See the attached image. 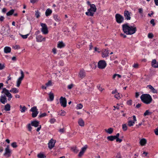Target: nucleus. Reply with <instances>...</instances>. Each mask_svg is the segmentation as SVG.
<instances>
[{
  "label": "nucleus",
  "instance_id": "nucleus-51",
  "mask_svg": "<svg viewBox=\"0 0 158 158\" xmlns=\"http://www.w3.org/2000/svg\"><path fill=\"white\" fill-rule=\"evenodd\" d=\"M87 148V146L86 145H85L84 147L81 148V151L85 152Z\"/></svg>",
  "mask_w": 158,
  "mask_h": 158
},
{
  "label": "nucleus",
  "instance_id": "nucleus-7",
  "mask_svg": "<svg viewBox=\"0 0 158 158\" xmlns=\"http://www.w3.org/2000/svg\"><path fill=\"white\" fill-rule=\"evenodd\" d=\"M11 150L10 149L9 146L8 145L5 149L3 156L6 158H9L11 156Z\"/></svg>",
  "mask_w": 158,
  "mask_h": 158
},
{
  "label": "nucleus",
  "instance_id": "nucleus-34",
  "mask_svg": "<svg viewBox=\"0 0 158 158\" xmlns=\"http://www.w3.org/2000/svg\"><path fill=\"white\" fill-rule=\"evenodd\" d=\"M37 157L39 158H45L46 156L43 153H40L37 155Z\"/></svg>",
  "mask_w": 158,
  "mask_h": 158
},
{
  "label": "nucleus",
  "instance_id": "nucleus-59",
  "mask_svg": "<svg viewBox=\"0 0 158 158\" xmlns=\"http://www.w3.org/2000/svg\"><path fill=\"white\" fill-rule=\"evenodd\" d=\"M127 103L128 105H131L132 104V101L131 100H129L127 102Z\"/></svg>",
  "mask_w": 158,
  "mask_h": 158
},
{
  "label": "nucleus",
  "instance_id": "nucleus-52",
  "mask_svg": "<svg viewBox=\"0 0 158 158\" xmlns=\"http://www.w3.org/2000/svg\"><path fill=\"white\" fill-rule=\"evenodd\" d=\"M11 145L14 148H16L17 147V143L16 142L12 143L11 144Z\"/></svg>",
  "mask_w": 158,
  "mask_h": 158
},
{
  "label": "nucleus",
  "instance_id": "nucleus-24",
  "mask_svg": "<svg viewBox=\"0 0 158 158\" xmlns=\"http://www.w3.org/2000/svg\"><path fill=\"white\" fill-rule=\"evenodd\" d=\"M11 51V48L8 46H6L4 49V52L6 53H8L10 52Z\"/></svg>",
  "mask_w": 158,
  "mask_h": 158
},
{
  "label": "nucleus",
  "instance_id": "nucleus-20",
  "mask_svg": "<svg viewBox=\"0 0 158 158\" xmlns=\"http://www.w3.org/2000/svg\"><path fill=\"white\" fill-rule=\"evenodd\" d=\"M147 143L146 139L145 138L141 139L139 141V143L141 146H145Z\"/></svg>",
  "mask_w": 158,
  "mask_h": 158
},
{
  "label": "nucleus",
  "instance_id": "nucleus-54",
  "mask_svg": "<svg viewBox=\"0 0 158 158\" xmlns=\"http://www.w3.org/2000/svg\"><path fill=\"white\" fill-rule=\"evenodd\" d=\"M66 112L64 110H61L60 113V115L62 116H64Z\"/></svg>",
  "mask_w": 158,
  "mask_h": 158
},
{
  "label": "nucleus",
  "instance_id": "nucleus-55",
  "mask_svg": "<svg viewBox=\"0 0 158 158\" xmlns=\"http://www.w3.org/2000/svg\"><path fill=\"white\" fill-rule=\"evenodd\" d=\"M55 121L56 119L54 118L51 119L49 121L50 123L51 124L54 123L55 122Z\"/></svg>",
  "mask_w": 158,
  "mask_h": 158
},
{
  "label": "nucleus",
  "instance_id": "nucleus-12",
  "mask_svg": "<svg viewBox=\"0 0 158 158\" xmlns=\"http://www.w3.org/2000/svg\"><path fill=\"white\" fill-rule=\"evenodd\" d=\"M67 100L65 97H61L60 99V102L61 106L65 107L66 106Z\"/></svg>",
  "mask_w": 158,
  "mask_h": 158
},
{
  "label": "nucleus",
  "instance_id": "nucleus-60",
  "mask_svg": "<svg viewBox=\"0 0 158 158\" xmlns=\"http://www.w3.org/2000/svg\"><path fill=\"white\" fill-rule=\"evenodd\" d=\"M73 84H71L69 85L67 87L69 89H71L73 88Z\"/></svg>",
  "mask_w": 158,
  "mask_h": 158
},
{
  "label": "nucleus",
  "instance_id": "nucleus-21",
  "mask_svg": "<svg viewBox=\"0 0 158 158\" xmlns=\"http://www.w3.org/2000/svg\"><path fill=\"white\" fill-rule=\"evenodd\" d=\"M65 45L62 41H59L58 42L57 45V47L58 48H64L65 46Z\"/></svg>",
  "mask_w": 158,
  "mask_h": 158
},
{
  "label": "nucleus",
  "instance_id": "nucleus-49",
  "mask_svg": "<svg viewBox=\"0 0 158 158\" xmlns=\"http://www.w3.org/2000/svg\"><path fill=\"white\" fill-rule=\"evenodd\" d=\"M13 48L15 49H20V47L19 45H15L13 47Z\"/></svg>",
  "mask_w": 158,
  "mask_h": 158
},
{
  "label": "nucleus",
  "instance_id": "nucleus-25",
  "mask_svg": "<svg viewBox=\"0 0 158 158\" xmlns=\"http://www.w3.org/2000/svg\"><path fill=\"white\" fill-rule=\"evenodd\" d=\"M52 11L50 8L47 9L45 12V15L46 16H48L52 14Z\"/></svg>",
  "mask_w": 158,
  "mask_h": 158
},
{
  "label": "nucleus",
  "instance_id": "nucleus-46",
  "mask_svg": "<svg viewBox=\"0 0 158 158\" xmlns=\"http://www.w3.org/2000/svg\"><path fill=\"white\" fill-rule=\"evenodd\" d=\"M150 23L152 25V26L153 27H154L156 23L155 22V20L153 19H152L151 20Z\"/></svg>",
  "mask_w": 158,
  "mask_h": 158
},
{
  "label": "nucleus",
  "instance_id": "nucleus-29",
  "mask_svg": "<svg viewBox=\"0 0 158 158\" xmlns=\"http://www.w3.org/2000/svg\"><path fill=\"white\" fill-rule=\"evenodd\" d=\"M20 111L22 113H24L25 111L27 110V108L25 106H22L21 105L20 106Z\"/></svg>",
  "mask_w": 158,
  "mask_h": 158
},
{
  "label": "nucleus",
  "instance_id": "nucleus-2",
  "mask_svg": "<svg viewBox=\"0 0 158 158\" xmlns=\"http://www.w3.org/2000/svg\"><path fill=\"white\" fill-rule=\"evenodd\" d=\"M1 93L2 94L0 97V103H2L3 104H5L7 102V100L6 97L8 98L7 100L9 101H10L12 98L11 94L9 93L8 90L5 88L2 89V90Z\"/></svg>",
  "mask_w": 158,
  "mask_h": 158
},
{
  "label": "nucleus",
  "instance_id": "nucleus-39",
  "mask_svg": "<svg viewBox=\"0 0 158 158\" xmlns=\"http://www.w3.org/2000/svg\"><path fill=\"white\" fill-rule=\"evenodd\" d=\"M122 129L123 131H126L127 130V127L126 124H123L122 125Z\"/></svg>",
  "mask_w": 158,
  "mask_h": 158
},
{
  "label": "nucleus",
  "instance_id": "nucleus-18",
  "mask_svg": "<svg viewBox=\"0 0 158 158\" xmlns=\"http://www.w3.org/2000/svg\"><path fill=\"white\" fill-rule=\"evenodd\" d=\"M147 87L148 88L150 89L152 93L154 94H156L157 93V90L152 85H148Z\"/></svg>",
  "mask_w": 158,
  "mask_h": 158
},
{
  "label": "nucleus",
  "instance_id": "nucleus-43",
  "mask_svg": "<svg viewBox=\"0 0 158 158\" xmlns=\"http://www.w3.org/2000/svg\"><path fill=\"white\" fill-rule=\"evenodd\" d=\"M116 77L118 78H120L121 77V76L119 74H114L113 76V78L114 79Z\"/></svg>",
  "mask_w": 158,
  "mask_h": 158
},
{
  "label": "nucleus",
  "instance_id": "nucleus-11",
  "mask_svg": "<svg viewBox=\"0 0 158 158\" xmlns=\"http://www.w3.org/2000/svg\"><path fill=\"white\" fill-rule=\"evenodd\" d=\"M106 65V61L104 60H101L98 63V67L100 69H103L105 68Z\"/></svg>",
  "mask_w": 158,
  "mask_h": 158
},
{
  "label": "nucleus",
  "instance_id": "nucleus-23",
  "mask_svg": "<svg viewBox=\"0 0 158 158\" xmlns=\"http://www.w3.org/2000/svg\"><path fill=\"white\" fill-rule=\"evenodd\" d=\"M39 122L37 121H34L31 122V125L32 126L35 127H37L39 126Z\"/></svg>",
  "mask_w": 158,
  "mask_h": 158
},
{
  "label": "nucleus",
  "instance_id": "nucleus-38",
  "mask_svg": "<svg viewBox=\"0 0 158 158\" xmlns=\"http://www.w3.org/2000/svg\"><path fill=\"white\" fill-rule=\"evenodd\" d=\"M83 105L81 104H78L77 105V106L76 107V109L77 110L78 109H80L82 108L83 107Z\"/></svg>",
  "mask_w": 158,
  "mask_h": 158
},
{
  "label": "nucleus",
  "instance_id": "nucleus-6",
  "mask_svg": "<svg viewBox=\"0 0 158 158\" xmlns=\"http://www.w3.org/2000/svg\"><path fill=\"white\" fill-rule=\"evenodd\" d=\"M30 111L32 112V117L33 118L36 117L39 113L38 109H37L36 106H34L32 107Z\"/></svg>",
  "mask_w": 158,
  "mask_h": 158
},
{
  "label": "nucleus",
  "instance_id": "nucleus-36",
  "mask_svg": "<svg viewBox=\"0 0 158 158\" xmlns=\"http://www.w3.org/2000/svg\"><path fill=\"white\" fill-rule=\"evenodd\" d=\"M152 113L149 111V110H146L143 114V116H145L147 115H149L152 114Z\"/></svg>",
  "mask_w": 158,
  "mask_h": 158
},
{
  "label": "nucleus",
  "instance_id": "nucleus-37",
  "mask_svg": "<svg viewBox=\"0 0 158 158\" xmlns=\"http://www.w3.org/2000/svg\"><path fill=\"white\" fill-rule=\"evenodd\" d=\"M40 13L38 10L35 11V15L37 18H38L40 17Z\"/></svg>",
  "mask_w": 158,
  "mask_h": 158
},
{
  "label": "nucleus",
  "instance_id": "nucleus-1",
  "mask_svg": "<svg viewBox=\"0 0 158 158\" xmlns=\"http://www.w3.org/2000/svg\"><path fill=\"white\" fill-rule=\"evenodd\" d=\"M122 28L124 33L127 35H133L137 31L136 25L133 23L131 24L128 23L123 24L122 25Z\"/></svg>",
  "mask_w": 158,
  "mask_h": 158
},
{
  "label": "nucleus",
  "instance_id": "nucleus-17",
  "mask_svg": "<svg viewBox=\"0 0 158 158\" xmlns=\"http://www.w3.org/2000/svg\"><path fill=\"white\" fill-rule=\"evenodd\" d=\"M109 50L108 49H105L102 52V56L103 58L109 56Z\"/></svg>",
  "mask_w": 158,
  "mask_h": 158
},
{
  "label": "nucleus",
  "instance_id": "nucleus-8",
  "mask_svg": "<svg viewBox=\"0 0 158 158\" xmlns=\"http://www.w3.org/2000/svg\"><path fill=\"white\" fill-rule=\"evenodd\" d=\"M40 25L42 27L41 31L44 34H47L48 33V28L46 24L45 23H41Z\"/></svg>",
  "mask_w": 158,
  "mask_h": 158
},
{
  "label": "nucleus",
  "instance_id": "nucleus-9",
  "mask_svg": "<svg viewBox=\"0 0 158 158\" xmlns=\"http://www.w3.org/2000/svg\"><path fill=\"white\" fill-rule=\"evenodd\" d=\"M20 72L21 76L18 79L17 81L16 86L18 87H19L21 83V81L24 77V73L23 71L22 70H20Z\"/></svg>",
  "mask_w": 158,
  "mask_h": 158
},
{
  "label": "nucleus",
  "instance_id": "nucleus-3",
  "mask_svg": "<svg viewBox=\"0 0 158 158\" xmlns=\"http://www.w3.org/2000/svg\"><path fill=\"white\" fill-rule=\"evenodd\" d=\"M142 101L146 104H150L152 101V99L151 96L148 94H143L140 96Z\"/></svg>",
  "mask_w": 158,
  "mask_h": 158
},
{
  "label": "nucleus",
  "instance_id": "nucleus-19",
  "mask_svg": "<svg viewBox=\"0 0 158 158\" xmlns=\"http://www.w3.org/2000/svg\"><path fill=\"white\" fill-rule=\"evenodd\" d=\"M151 65L154 68H158V62H156L155 59H153L152 61Z\"/></svg>",
  "mask_w": 158,
  "mask_h": 158
},
{
  "label": "nucleus",
  "instance_id": "nucleus-41",
  "mask_svg": "<svg viewBox=\"0 0 158 158\" xmlns=\"http://www.w3.org/2000/svg\"><path fill=\"white\" fill-rule=\"evenodd\" d=\"M31 124L30 123L28 124L27 125V128L28 131H31L32 129V127H31Z\"/></svg>",
  "mask_w": 158,
  "mask_h": 158
},
{
  "label": "nucleus",
  "instance_id": "nucleus-56",
  "mask_svg": "<svg viewBox=\"0 0 158 158\" xmlns=\"http://www.w3.org/2000/svg\"><path fill=\"white\" fill-rule=\"evenodd\" d=\"M115 158H122L120 153H117L115 156Z\"/></svg>",
  "mask_w": 158,
  "mask_h": 158
},
{
  "label": "nucleus",
  "instance_id": "nucleus-10",
  "mask_svg": "<svg viewBox=\"0 0 158 158\" xmlns=\"http://www.w3.org/2000/svg\"><path fill=\"white\" fill-rule=\"evenodd\" d=\"M132 13L128 10H125L124 12V16L125 19L127 20H130L131 19V16Z\"/></svg>",
  "mask_w": 158,
  "mask_h": 158
},
{
  "label": "nucleus",
  "instance_id": "nucleus-28",
  "mask_svg": "<svg viewBox=\"0 0 158 158\" xmlns=\"http://www.w3.org/2000/svg\"><path fill=\"white\" fill-rule=\"evenodd\" d=\"M78 124L79 126L81 127H83L84 126V122L83 120L81 118L79 119L78 121Z\"/></svg>",
  "mask_w": 158,
  "mask_h": 158
},
{
  "label": "nucleus",
  "instance_id": "nucleus-30",
  "mask_svg": "<svg viewBox=\"0 0 158 158\" xmlns=\"http://www.w3.org/2000/svg\"><path fill=\"white\" fill-rule=\"evenodd\" d=\"M4 110L6 111H9L10 110V106L9 104H7L5 106Z\"/></svg>",
  "mask_w": 158,
  "mask_h": 158
},
{
  "label": "nucleus",
  "instance_id": "nucleus-45",
  "mask_svg": "<svg viewBox=\"0 0 158 158\" xmlns=\"http://www.w3.org/2000/svg\"><path fill=\"white\" fill-rule=\"evenodd\" d=\"M47 115V114L46 113H44L40 114L39 116V118H41L45 117Z\"/></svg>",
  "mask_w": 158,
  "mask_h": 158
},
{
  "label": "nucleus",
  "instance_id": "nucleus-35",
  "mask_svg": "<svg viewBox=\"0 0 158 158\" xmlns=\"http://www.w3.org/2000/svg\"><path fill=\"white\" fill-rule=\"evenodd\" d=\"M49 98L51 101H52L54 98V95L53 93L50 92L49 94Z\"/></svg>",
  "mask_w": 158,
  "mask_h": 158
},
{
  "label": "nucleus",
  "instance_id": "nucleus-64",
  "mask_svg": "<svg viewBox=\"0 0 158 158\" xmlns=\"http://www.w3.org/2000/svg\"><path fill=\"white\" fill-rule=\"evenodd\" d=\"M64 128H61V129H60L59 131L61 133H63L64 132Z\"/></svg>",
  "mask_w": 158,
  "mask_h": 158
},
{
  "label": "nucleus",
  "instance_id": "nucleus-47",
  "mask_svg": "<svg viewBox=\"0 0 158 158\" xmlns=\"http://www.w3.org/2000/svg\"><path fill=\"white\" fill-rule=\"evenodd\" d=\"M5 68L4 64H2L0 63V70H1Z\"/></svg>",
  "mask_w": 158,
  "mask_h": 158
},
{
  "label": "nucleus",
  "instance_id": "nucleus-62",
  "mask_svg": "<svg viewBox=\"0 0 158 158\" xmlns=\"http://www.w3.org/2000/svg\"><path fill=\"white\" fill-rule=\"evenodd\" d=\"M139 12L140 14H142L143 13V10L142 8H140L139 9Z\"/></svg>",
  "mask_w": 158,
  "mask_h": 158
},
{
  "label": "nucleus",
  "instance_id": "nucleus-53",
  "mask_svg": "<svg viewBox=\"0 0 158 158\" xmlns=\"http://www.w3.org/2000/svg\"><path fill=\"white\" fill-rule=\"evenodd\" d=\"M73 24L74 25V26H73L72 27V29H73V31H75V30L76 28L77 27V23H73Z\"/></svg>",
  "mask_w": 158,
  "mask_h": 158
},
{
  "label": "nucleus",
  "instance_id": "nucleus-40",
  "mask_svg": "<svg viewBox=\"0 0 158 158\" xmlns=\"http://www.w3.org/2000/svg\"><path fill=\"white\" fill-rule=\"evenodd\" d=\"M144 122L145 120H143L140 123H139L138 124L136 125V126L137 127V128L139 127V126H141L142 124H143V123Z\"/></svg>",
  "mask_w": 158,
  "mask_h": 158
},
{
  "label": "nucleus",
  "instance_id": "nucleus-61",
  "mask_svg": "<svg viewBox=\"0 0 158 158\" xmlns=\"http://www.w3.org/2000/svg\"><path fill=\"white\" fill-rule=\"evenodd\" d=\"M154 132L156 135H158V127L155 129Z\"/></svg>",
  "mask_w": 158,
  "mask_h": 158
},
{
  "label": "nucleus",
  "instance_id": "nucleus-58",
  "mask_svg": "<svg viewBox=\"0 0 158 158\" xmlns=\"http://www.w3.org/2000/svg\"><path fill=\"white\" fill-rule=\"evenodd\" d=\"M84 153V152L81 151L78 155V156L80 157H81L83 155Z\"/></svg>",
  "mask_w": 158,
  "mask_h": 158
},
{
  "label": "nucleus",
  "instance_id": "nucleus-63",
  "mask_svg": "<svg viewBox=\"0 0 158 158\" xmlns=\"http://www.w3.org/2000/svg\"><path fill=\"white\" fill-rule=\"evenodd\" d=\"M94 52H98V53L100 52V51H99V49L98 48L95 47L94 48Z\"/></svg>",
  "mask_w": 158,
  "mask_h": 158
},
{
  "label": "nucleus",
  "instance_id": "nucleus-32",
  "mask_svg": "<svg viewBox=\"0 0 158 158\" xmlns=\"http://www.w3.org/2000/svg\"><path fill=\"white\" fill-rule=\"evenodd\" d=\"M116 136H117V137H116L115 139L116 140V141L117 142H119V143L121 142L122 141V140L121 139H120L119 138V133L117 134L116 135Z\"/></svg>",
  "mask_w": 158,
  "mask_h": 158
},
{
  "label": "nucleus",
  "instance_id": "nucleus-4",
  "mask_svg": "<svg viewBox=\"0 0 158 158\" xmlns=\"http://www.w3.org/2000/svg\"><path fill=\"white\" fill-rule=\"evenodd\" d=\"M97 8L95 5L94 4H92L90 5V8L85 12V14L88 16H93Z\"/></svg>",
  "mask_w": 158,
  "mask_h": 158
},
{
  "label": "nucleus",
  "instance_id": "nucleus-15",
  "mask_svg": "<svg viewBox=\"0 0 158 158\" xmlns=\"http://www.w3.org/2000/svg\"><path fill=\"white\" fill-rule=\"evenodd\" d=\"M133 121L129 120L128 121V125L129 127H131L134 125L135 123V122L136 121V117L135 115H133Z\"/></svg>",
  "mask_w": 158,
  "mask_h": 158
},
{
  "label": "nucleus",
  "instance_id": "nucleus-22",
  "mask_svg": "<svg viewBox=\"0 0 158 158\" xmlns=\"http://www.w3.org/2000/svg\"><path fill=\"white\" fill-rule=\"evenodd\" d=\"M53 18L55 21L57 22H59L61 21V19L60 16L57 15L56 14L53 15Z\"/></svg>",
  "mask_w": 158,
  "mask_h": 158
},
{
  "label": "nucleus",
  "instance_id": "nucleus-48",
  "mask_svg": "<svg viewBox=\"0 0 158 158\" xmlns=\"http://www.w3.org/2000/svg\"><path fill=\"white\" fill-rule=\"evenodd\" d=\"M114 97L118 99H119L120 98L119 94L118 93L115 94Z\"/></svg>",
  "mask_w": 158,
  "mask_h": 158
},
{
  "label": "nucleus",
  "instance_id": "nucleus-26",
  "mask_svg": "<svg viewBox=\"0 0 158 158\" xmlns=\"http://www.w3.org/2000/svg\"><path fill=\"white\" fill-rule=\"evenodd\" d=\"M116 137H117V136H116V135L114 136L111 135L108 136L107 139L109 141H113L116 139Z\"/></svg>",
  "mask_w": 158,
  "mask_h": 158
},
{
  "label": "nucleus",
  "instance_id": "nucleus-5",
  "mask_svg": "<svg viewBox=\"0 0 158 158\" xmlns=\"http://www.w3.org/2000/svg\"><path fill=\"white\" fill-rule=\"evenodd\" d=\"M115 19L117 23L119 24L123 23L124 20L123 17L119 14H116L115 15Z\"/></svg>",
  "mask_w": 158,
  "mask_h": 158
},
{
  "label": "nucleus",
  "instance_id": "nucleus-50",
  "mask_svg": "<svg viewBox=\"0 0 158 158\" xmlns=\"http://www.w3.org/2000/svg\"><path fill=\"white\" fill-rule=\"evenodd\" d=\"M139 65L138 63L134 64L132 66L135 69H138Z\"/></svg>",
  "mask_w": 158,
  "mask_h": 158
},
{
  "label": "nucleus",
  "instance_id": "nucleus-44",
  "mask_svg": "<svg viewBox=\"0 0 158 158\" xmlns=\"http://www.w3.org/2000/svg\"><path fill=\"white\" fill-rule=\"evenodd\" d=\"M19 35L23 39H27V38L28 36L29 35V34H27L26 35H23L20 34Z\"/></svg>",
  "mask_w": 158,
  "mask_h": 158
},
{
  "label": "nucleus",
  "instance_id": "nucleus-14",
  "mask_svg": "<svg viewBox=\"0 0 158 158\" xmlns=\"http://www.w3.org/2000/svg\"><path fill=\"white\" fill-rule=\"evenodd\" d=\"M55 142L56 141L52 139H51L48 143V148L49 149H51L54 147Z\"/></svg>",
  "mask_w": 158,
  "mask_h": 158
},
{
  "label": "nucleus",
  "instance_id": "nucleus-33",
  "mask_svg": "<svg viewBox=\"0 0 158 158\" xmlns=\"http://www.w3.org/2000/svg\"><path fill=\"white\" fill-rule=\"evenodd\" d=\"M14 11V10L11 9L6 13V15L8 16H10L13 14Z\"/></svg>",
  "mask_w": 158,
  "mask_h": 158
},
{
  "label": "nucleus",
  "instance_id": "nucleus-42",
  "mask_svg": "<svg viewBox=\"0 0 158 158\" xmlns=\"http://www.w3.org/2000/svg\"><path fill=\"white\" fill-rule=\"evenodd\" d=\"M45 85H46V86L47 87L52 86V84L51 81H48L47 83H46Z\"/></svg>",
  "mask_w": 158,
  "mask_h": 158
},
{
  "label": "nucleus",
  "instance_id": "nucleus-13",
  "mask_svg": "<svg viewBox=\"0 0 158 158\" xmlns=\"http://www.w3.org/2000/svg\"><path fill=\"white\" fill-rule=\"evenodd\" d=\"M36 41L38 42H41L42 41H45L46 40L45 37H43V36L40 35H36Z\"/></svg>",
  "mask_w": 158,
  "mask_h": 158
},
{
  "label": "nucleus",
  "instance_id": "nucleus-16",
  "mask_svg": "<svg viewBox=\"0 0 158 158\" xmlns=\"http://www.w3.org/2000/svg\"><path fill=\"white\" fill-rule=\"evenodd\" d=\"M86 76L85 72L84 69H81L79 73V77L81 79L84 78Z\"/></svg>",
  "mask_w": 158,
  "mask_h": 158
},
{
  "label": "nucleus",
  "instance_id": "nucleus-31",
  "mask_svg": "<svg viewBox=\"0 0 158 158\" xmlns=\"http://www.w3.org/2000/svg\"><path fill=\"white\" fill-rule=\"evenodd\" d=\"M105 131L108 134H110L112 133L113 131V129L112 128H110L108 129H106Z\"/></svg>",
  "mask_w": 158,
  "mask_h": 158
},
{
  "label": "nucleus",
  "instance_id": "nucleus-27",
  "mask_svg": "<svg viewBox=\"0 0 158 158\" xmlns=\"http://www.w3.org/2000/svg\"><path fill=\"white\" fill-rule=\"evenodd\" d=\"M9 91V92L10 93V92L14 94L17 93L19 92V89L15 88H12L10 91Z\"/></svg>",
  "mask_w": 158,
  "mask_h": 158
},
{
  "label": "nucleus",
  "instance_id": "nucleus-57",
  "mask_svg": "<svg viewBox=\"0 0 158 158\" xmlns=\"http://www.w3.org/2000/svg\"><path fill=\"white\" fill-rule=\"evenodd\" d=\"M148 36L149 38H152L153 37V34L152 33H149L148 34Z\"/></svg>",
  "mask_w": 158,
  "mask_h": 158
}]
</instances>
